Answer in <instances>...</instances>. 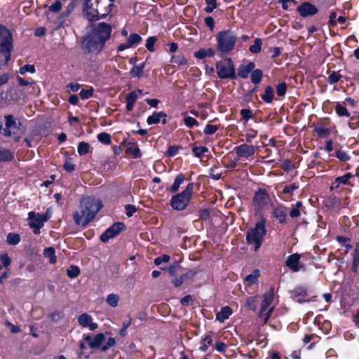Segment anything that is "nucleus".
I'll list each match as a JSON object with an SVG mask.
<instances>
[{"label": "nucleus", "instance_id": "obj_1", "mask_svg": "<svg viewBox=\"0 0 359 359\" xmlns=\"http://www.w3.org/2000/svg\"><path fill=\"white\" fill-rule=\"evenodd\" d=\"M102 208L101 201L91 196L81 200V212L75 211L73 214L74 222L76 225L86 226L95 218Z\"/></svg>", "mask_w": 359, "mask_h": 359}, {"label": "nucleus", "instance_id": "obj_2", "mask_svg": "<svg viewBox=\"0 0 359 359\" xmlns=\"http://www.w3.org/2000/svg\"><path fill=\"white\" fill-rule=\"evenodd\" d=\"M111 27L105 22H100L94 27L91 34L84 39L85 46L91 53H99L111 35Z\"/></svg>", "mask_w": 359, "mask_h": 359}, {"label": "nucleus", "instance_id": "obj_3", "mask_svg": "<svg viewBox=\"0 0 359 359\" xmlns=\"http://www.w3.org/2000/svg\"><path fill=\"white\" fill-rule=\"evenodd\" d=\"M114 0H86L85 13L90 21L104 18L110 11Z\"/></svg>", "mask_w": 359, "mask_h": 359}, {"label": "nucleus", "instance_id": "obj_4", "mask_svg": "<svg viewBox=\"0 0 359 359\" xmlns=\"http://www.w3.org/2000/svg\"><path fill=\"white\" fill-rule=\"evenodd\" d=\"M265 223V219H261L255 227L250 228L246 232V242L255 252L261 247L266 234Z\"/></svg>", "mask_w": 359, "mask_h": 359}, {"label": "nucleus", "instance_id": "obj_5", "mask_svg": "<svg viewBox=\"0 0 359 359\" xmlns=\"http://www.w3.org/2000/svg\"><path fill=\"white\" fill-rule=\"evenodd\" d=\"M217 49L221 56L229 54L234 49L237 41L236 35L230 30L219 32L216 35Z\"/></svg>", "mask_w": 359, "mask_h": 359}, {"label": "nucleus", "instance_id": "obj_6", "mask_svg": "<svg viewBox=\"0 0 359 359\" xmlns=\"http://www.w3.org/2000/svg\"><path fill=\"white\" fill-rule=\"evenodd\" d=\"M193 191L194 184L189 183L183 191L172 197L170 200L171 207L176 210H184L189 203Z\"/></svg>", "mask_w": 359, "mask_h": 359}, {"label": "nucleus", "instance_id": "obj_7", "mask_svg": "<svg viewBox=\"0 0 359 359\" xmlns=\"http://www.w3.org/2000/svg\"><path fill=\"white\" fill-rule=\"evenodd\" d=\"M12 41V35L9 30L0 25V52L5 57V64H7L11 58V52L13 49Z\"/></svg>", "mask_w": 359, "mask_h": 359}, {"label": "nucleus", "instance_id": "obj_8", "mask_svg": "<svg viewBox=\"0 0 359 359\" xmlns=\"http://www.w3.org/2000/svg\"><path fill=\"white\" fill-rule=\"evenodd\" d=\"M217 73L219 79H236V71L233 61L226 58L216 64Z\"/></svg>", "mask_w": 359, "mask_h": 359}, {"label": "nucleus", "instance_id": "obj_9", "mask_svg": "<svg viewBox=\"0 0 359 359\" xmlns=\"http://www.w3.org/2000/svg\"><path fill=\"white\" fill-rule=\"evenodd\" d=\"M274 299V291L271 288L264 296V299L261 305L259 317L263 318L264 323H266L273 311V306L268 307L271 304Z\"/></svg>", "mask_w": 359, "mask_h": 359}, {"label": "nucleus", "instance_id": "obj_10", "mask_svg": "<svg viewBox=\"0 0 359 359\" xmlns=\"http://www.w3.org/2000/svg\"><path fill=\"white\" fill-rule=\"evenodd\" d=\"M50 217L49 210L46 211V214L35 213L34 212H29L28 214L29 224L31 228L34 229L35 234L40 233V229L43 226Z\"/></svg>", "mask_w": 359, "mask_h": 359}, {"label": "nucleus", "instance_id": "obj_11", "mask_svg": "<svg viewBox=\"0 0 359 359\" xmlns=\"http://www.w3.org/2000/svg\"><path fill=\"white\" fill-rule=\"evenodd\" d=\"M124 227L125 225L121 222L114 224L100 236V240L104 243H107L110 238L116 236Z\"/></svg>", "mask_w": 359, "mask_h": 359}, {"label": "nucleus", "instance_id": "obj_12", "mask_svg": "<svg viewBox=\"0 0 359 359\" xmlns=\"http://www.w3.org/2000/svg\"><path fill=\"white\" fill-rule=\"evenodd\" d=\"M4 118L6 128L4 129L2 134L6 137H11L18 129L16 121L14 116L11 114L5 116Z\"/></svg>", "mask_w": 359, "mask_h": 359}, {"label": "nucleus", "instance_id": "obj_13", "mask_svg": "<svg viewBox=\"0 0 359 359\" xmlns=\"http://www.w3.org/2000/svg\"><path fill=\"white\" fill-rule=\"evenodd\" d=\"M234 151L238 157L248 158L255 154V147L251 144H242L236 147Z\"/></svg>", "mask_w": 359, "mask_h": 359}, {"label": "nucleus", "instance_id": "obj_14", "mask_svg": "<svg viewBox=\"0 0 359 359\" xmlns=\"http://www.w3.org/2000/svg\"><path fill=\"white\" fill-rule=\"evenodd\" d=\"M272 215L277 219L280 224L287 223V209L283 205H277L273 208Z\"/></svg>", "mask_w": 359, "mask_h": 359}, {"label": "nucleus", "instance_id": "obj_15", "mask_svg": "<svg viewBox=\"0 0 359 359\" xmlns=\"http://www.w3.org/2000/svg\"><path fill=\"white\" fill-rule=\"evenodd\" d=\"M297 11L302 17L313 15L318 12L317 8L309 3H304L301 4L297 8Z\"/></svg>", "mask_w": 359, "mask_h": 359}, {"label": "nucleus", "instance_id": "obj_16", "mask_svg": "<svg viewBox=\"0 0 359 359\" xmlns=\"http://www.w3.org/2000/svg\"><path fill=\"white\" fill-rule=\"evenodd\" d=\"M299 260L300 255L299 254H292L287 258L285 265L294 272H298L300 269Z\"/></svg>", "mask_w": 359, "mask_h": 359}, {"label": "nucleus", "instance_id": "obj_17", "mask_svg": "<svg viewBox=\"0 0 359 359\" xmlns=\"http://www.w3.org/2000/svg\"><path fill=\"white\" fill-rule=\"evenodd\" d=\"M253 200L257 205L262 207L268 203L269 196L265 190L259 189L255 193Z\"/></svg>", "mask_w": 359, "mask_h": 359}, {"label": "nucleus", "instance_id": "obj_18", "mask_svg": "<svg viewBox=\"0 0 359 359\" xmlns=\"http://www.w3.org/2000/svg\"><path fill=\"white\" fill-rule=\"evenodd\" d=\"M293 299L299 303L306 302L304 299L307 295V290L304 287H297L292 291Z\"/></svg>", "mask_w": 359, "mask_h": 359}, {"label": "nucleus", "instance_id": "obj_19", "mask_svg": "<svg viewBox=\"0 0 359 359\" xmlns=\"http://www.w3.org/2000/svg\"><path fill=\"white\" fill-rule=\"evenodd\" d=\"M167 115L163 111L154 112L152 115L147 118V123L149 125L157 124L160 122L161 119L163 118V123H166Z\"/></svg>", "mask_w": 359, "mask_h": 359}, {"label": "nucleus", "instance_id": "obj_20", "mask_svg": "<svg viewBox=\"0 0 359 359\" xmlns=\"http://www.w3.org/2000/svg\"><path fill=\"white\" fill-rule=\"evenodd\" d=\"M254 62H249L248 65H242L239 67L238 69V76L246 79L248 77L249 74L255 68Z\"/></svg>", "mask_w": 359, "mask_h": 359}, {"label": "nucleus", "instance_id": "obj_21", "mask_svg": "<svg viewBox=\"0 0 359 359\" xmlns=\"http://www.w3.org/2000/svg\"><path fill=\"white\" fill-rule=\"evenodd\" d=\"M142 93V90H138L137 91H132L126 96V109L130 111L133 105L138 97V95Z\"/></svg>", "mask_w": 359, "mask_h": 359}, {"label": "nucleus", "instance_id": "obj_22", "mask_svg": "<svg viewBox=\"0 0 359 359\" xmlns=\"http://www.w3.org/2000/svg\"><path fill=\"white\" fill-rule=\"evenodd\" d=\"M232 313V309L226 306H224V307H222L220 310V311H219L217 315H216V319L221 322V323H223L225 320L228 319L229 317L231 315Z\"/></svg>", "mask_w": 359, "mask_h": 359}, {"label": "nucleus", "instance_id": "obj_23", "mask_svg": "<svg viewBox=\"0 0 359 359\" xmlns=\"http://www.w3.org/2000/svg\"><path fill=\"white\" fill-rule=\"evenodd\" d=\"M215 51L213 48H209L208 49L201 48L194 53V56L198 59H203L205 57H212L215 55Z\"/></svg>", "mask_w": 359, "mask_h": 359}, {"label": "nucleus", "instance_id": "obj_24", "mask_svg": "<svg viewBox=\"0 0 359 359\" xmlns=\"http://www.w3.org/2000/svg\"><path fill=\"white\" fill-rule=\"evenodd\" d=\"M259 276V271L256 269L251 274L247 276L245 278V285L246 287H250L251 285L257 283L258 277Z\"/></svg>", "mask_w": 359, "mask_h": 359}, {"label": "nucleus", "instance_id": "obj_25", "mask_svg": "<svg viewBox=\"0 0 359 359\" xmlns=\"http://www.w3.org/2000/svg\"><path fill=\"white\" fill-rule=\"evenodd\" d=\"M14 156L11 150L0 146V161H11Z\"/></svg>", "mask_w": 359, "mask_h": 359}, {"label": "nucleus", "instance_id": "obj_26", "mask_svg": "<svg viewBox=\"0 0 359 359\" xmlns=\"http://www.w3.org/2000/svg\"><path fill=\"white\" fill-rule=\"evenodd\" d=\"M353 175L351 173H346L343 176L339 177L335 180V182L333 183L332 186L330 187L331 189H333L334 187L337 188L341 184H348V180L351 178Z\"/></svg>", "mask_w": 359, "mask_h": 359}, {"label": "nucleus", "instance_id": "obj_27", "mask_svg": "<svg viewBox=\"0 0 359 359\" xmlns=\"http://www.w3.org/2000/svg\"><path fill=\"white\" fill-rule=\"evenodd\" d=\"M126 153L133 155L134 158H139L141 156L140 150L135 143H129L127 145Z\"/></svg>", "mask_w": 359, "mask_h": 359}, {"label": "nucleus", "instance_id": "obj_28", "mask_svg": "<svg viewBox=\"0 0 359 359\" xmlns=\"http://www.w3.org/2000/svg\"><path fill=\"white\" fill-rule=\"evenodd\" d=\"M145 63L142 62L138 65H135L130 71V74L134 78H140L143 75V69L144 68Z\"/></svg>", "mask_w": 359, "mask_h": 359}, {"label": "nucleus", "instance_id": "obj_29", "mask_svg": "<svg viewBox=\"0 0 359 359\" xmlns=\"http://www.w3.org/2000/svg\"><path fill=\"white\" fill-rule=\"evenodd\" d=\"M302 211V203L299 201L297 202L296 204L292 208L289 212V215L291 218H296L301 215Z\"/></svg>", "mask_w": 359, "mask_h": 359}, {"label": "nucleus", "instance_id": "obj_30", "mask_svg": "<svg viewBox=\"0 0 359 359\" xmlns=\"http://www.w3.org/2000/svg\"><path fill=\"white\" fill-rule=\"evenodd\" d=\"M43 255L45 257L49 259V262L50 264H55L56 262L57 258L55 255V249L53 247L46 248L43 250Z\"/></svg>", "mask_w": 359, "mask_h": 359}, {"label": "nucleus", "instance_id": "obj_31", "mask_svg": "<svg viewBox=\"0 0 359 359\" xmlns=\"http://www.w3.org/2000/svg\"><path fill=\"white\" fill-rule=\"evenodd\" d=\"M184 181V175L183 174H179L175 179L173 184L170 187V191L172 193L176 192L179 189L180 185L183 183Z\"/></svg>", "mask_w": 359, "mask_h": 359}, {"label": "nucleus", "instance_id": "obj_32", "mask_svg": "<svg viewBox=\"0 0 359 359\" xmlns=\"http://www.w3.org/2000/svg\"><path fill=\"white\" fill-rule=\"evenodd\" d=\"M120 300V297L114 293H111L108 294L106 297V302L108 305L111 307H116L118 306V302Z\"/></svg>", "mask_w": 359, "mask_h": 359}, {"label": "nucleus", "instance_id": "obj_33", "mask_svg": "<svg viewBox=\"0 0 359 359\" xmlns=\"http://www.w3.org/2000/svg\"><path fill=\"white\" fill-rule=\"evenodd\" d=\"M104 340V336L103 334H97L90 342V348H98L101 346Z\"/></svg>", "mask_w": 359, "mask_h": 359}, {"label": "nucleus", "instance_id": "obj_34", "mask_svg": "<svg viewBox=\"0 0 359 359\" xmlns=\"http://www.w3.org/2000/svg\"><path fill=\"white\" fill-rule=\"evenodd\" d=\"M262 98L266 102L270 103L273 98V89L271 86H267L264 93L262 95Z\"/></svg>", "mask_w": 359, "mask_h": 359}, {"label": "nucleus", "instance_id": "obj_35", "mask_svg": "<svg viewBox=\"0 0 359 359\" xmlns=\"http://www.w3.org/2000/svg\"><path fill=\"white\" fill-rule=\"evenodd\" d=\"M6 241L9 245H15L20 241V237L18 233H9L6 236Z\"/></svg>", "mask_w": 359, "mask_h": 359}, {"label": "nucleus", "instance_id": "obj_36", "mask_svg": "<svg viewBox=\"0 0 359 359\" xmlns=\"http://www.w3.org/2000/svg\"><path fill=\"white\" fill-rule=\"evenodd\" d=\"M91 320V316L87 313H83L78 318L79 323L83 327H88Z\"/></svg>", "mask_w": 359, "mask_h": 359}, {"label": "nucleus", "instance_id": "obj_37", "mask_svg": "<svg viewBox=\"0 0 359 359\" xmlns=\"http://www.w3.org/2000/svg\"><path fill=\"white\" fill-rule=\"evenodd\" d=\"M62 5L63 3L61 2V1L57 0L56 1H55L48 7L49 12L48 13V15H49L50 13H58L61 10Z\"/></svg>", "mask_w": 359, "mask_h": 359}, {"label": "nucleus", "instance_id": "obj_38", "mask_svg": "<svg viewBox=\"0 0 359 359\" xmlns=\"http://www.w3.org/2000/svg\"><path fill=\"white\" fill-rule=\"evenodd\" d=\"M251 81L257 84L259 83L262 78V72L260 69H255L253 70L251 73Z\"/></svg>", "mask_w": 359, "mask_h": 359}, {"label": "nucleus", "instance_id": "obj_39", "mask_svg": "<svg viewBox=\"0 0 359 359\" xmlns=\"http://www.w3.org/2000/svg\"><path fill=\"white\" fill-rule=\"evenodd\" d=\"M335 111L336 113L339 116H346L348 117L350 116L349 112L346 109V108L344 106H342L341 104L337 103L335 106Z\"/></svg>", "mask_w": 359, "mask_h": 359}, {"label": "nucleus", "instance_id": "obj_40", "mask_svg": "<svg viewBox=\"0 0 359 359\" xmlns=\"http://www.w3.org/2000/svg\"><path fill=\"white\" fill-rule=\"evenodd\" d=\"M79 273L80 269L77 266L75 265H72L67 271V276L71 278L77 277Z\"/></svg>", "mask_w": 359, "mask_h": 359}, {"label": "nucleus", "instance_id": "obj_41", "mask_svg": "<svg viewBox=\"0 0 359 359\" xmlns=\"http://www.w3.org/2000/svg\"><path fill=\"white\" fill-rule=\"evenodd\" d=\"M97 140L102 144H109L111 143V135L107 133H101L97 135Z\"/></svg>", "mask_w": 359, "mask_h": 359}, {"label": "nucleus", "instance_id": "obj_42", "mask_svg": "<svg viewBox=\"0 0 359 359\" xmlns=\"http://www.w3.org/2000/svg\"><path fill=\"white\" fill-rule=\"evenodd\" d=\"M90 145L86 142H81L78 146V153L80 155H85L88 153Z\"/></svg>", "mask_w": 359, "mask_h": 359}, {"label": "nucleus", "instance_id": "obj_43", "mask_svg": "<svg viewBox=\"0 0 359 359\" xmlns=\"http://www.w3.org/2000/svg\"><path fill=\"white\" fill-rule=\"evenodd\" d=\"M93 93H94V89L92 87H90L88 89H82L80 91L79 95H80L81 99L86 100V99L91 97L93 95Z\"/></svg>", "mask_w": 359, "mask_h": 359}, {"label": "nucleus", "instance_id": "obj_44", "mask_svg": "<svg viewBox=\"0 0 359 359\" xmlns=\"http://www.w3.org/2000/svg\"><path fill=\"white\" fill-rule=\"evenodd\" d=\"M262 40L260 39H256L254 44L250 46V51L252 53H257L261 51Z\"/></svg>", "mask_w": 359, "mask_h": 359}, {"label": "nucleus", "instance_id": "obj_45", "mask_svg": "<svg viewBox=\"0 0 359 359\" xmlns=\"http://www.w3.org/2000/svg\"><path fill=\"white\" fill-rule=\"evenodd\" d=\"M193 152L197 157H201L205 152L208 151V149L204 146L194 147L193 148Z\"/></svg>", "mask_w": 359, "mask_h": 359}, {"label": "nucleus", "instance_id": "obj_46", "mask_svg": "<svg viewBox=\"0 0 359 359\" xmlns=\"http://www.w3.org/2000/svg\"><path fill=\"white\" fill-rule=\"evenodd\" d=\"M142 40V38L137 34H131L128 39V41L133 46L134 45L138 44Z\"/></svg>", "mask_w": 359, "mask_h": 359}, {"label": "nucleus", "instance_id": "obj_47", "mask_svg": "<svg viewBox=\"0 0 359 359\" xmlns=\"http://www.w3.org/2000/svg\"><path fill=\"white\" fill-rule=\"evenodd\" d=\"M19 72L20 74L22 75L25 74L27 72L33 74L35 72V67L32 65H26L20 68Z\"/></svg>", "mask_w": 359, "mask_h": 359}, {"label": "nucleus", "instance_id": "obj_48", "mask_svg": "<svg viewBox=\"0 0 359 359\" xmlns=\"http://www.w3.org/2000/svg\"><path fill=\"white\" fill-rule=\"evenodd\" d=\"M257 297H251L246 299L245 306L248 309L255 311L256 309Z\"/></svg>", "mask_w": 359, "mask_h": 359}, {"label": "nucleus", "instance_id": "obj_49", "mask_svg": "<svg viewBox=\"0 0 359 359\" xmlns=\"http://www.w3.org/2000/svg\"><path fill=\"white\" fill-rule=\"evenodd\" d=\"M171 61L173 63L177 64L179 65H186L188 63L187 59H186L184 56L177 55L172 57Z\"/></svg>", "mask_w": 359, "mask_h": 359}, {"label": "nucleus", "instance_id": "obj_50", "mask_svg": "<svg viewBox=\"0 0 359 359\" xmlns=\"http://www.w3.org/2000/svg\"><path fill=\"white\" fill-rule=\"evenodd\" d=\"M184 124L189 128L198 126V122L191 116H185L184 118Z\"/></svg>", "mask_w": 359, "mask_h": 359}, {"label": "nucleus", "instance_id": "obj_51", "mask_svg": "<svg viewBox=\"0 0 359 359\" xmlns=\"http://www.w3.org/2000/svg\"><path fill=\"white\" fill-rule=\"evenodd\" d=\"M341 76L339 72H332L328 76V82L331 84H334L339 81Z\"/></svg>", "mask_w": 359, "mask_h": 359}, {"label": "nucleus", "instance_id": "obj_52", "mask_svg": "<svg viewBox=\"0 0 359 359\" xmlns=\"http://www.w3.org/2000/svg\"><path fill=\"white\" fill-rule=\"evenodd\" d=\"M207 4V6L205 8V11L207 13H211L212 11L216 8L217 3L216 0H205Z\"/></svg>", "mask_w": 359, "mask_h": 359}, {"label": "nucleus", "instance_id": "obj_53", "mask_svg": "<svg viewBox=\"0 0 359 359\" xmlns=\"http://www.w3.org/2000/svg\"><path fill=\"white\" fill-rule=\"evenodd\" d=\"M335 156L340 161H346L349 160L350 157L348 154L343 150H338L335 153Z\"/></svg>", "mask_w": 359, "mask_h": 359}, {"label": "nucleus", "instance_id": "obj_54", "mask_svg": "<svg viewBox=\"0 0 359 359\" xmlns=\"http://www.w3.org/2000/svg\"><path fill=\"white\" fill-rule=\"evenodd\" d=\"M17 80L20 86H28L29 87H32L33 89H35V81H32L29 82L20 76L17 77Z\"/></svg>", "mask_w": 359, "mask_h": 359}, {"label": "nucleus", "instance_id": "obj_55", "mask_svg": "<svg viewBox=\"0 0 359 359\" xmlns=\"http://www.w3.org/2000/svg\"><path fill=\"white\" fill-rule=\"evenodd\" d=\"M170 261V256L167 255H163L162 256L158 257L154 259V264L156 265H160L162 263H167Z\"/></svg>", "mask_w": 359, "mask_h": 359}, {"label": "nucleus", "instance_id": "obj_56", "mask_svg": "<svg viewBox=\"0 0 359 359\" xmlns=\"http://www.w3.org/2000/svg\"><path fill=\"white\" fill-rule=\"evenodd\" d=\"M241 114L242 116V118L245 121H248L249 119H250L252 117V112L249 109H241Z\"/></svg>", "mask_w": 359, "mask_h": 359}, {"label": "nucleus", "instance_id": "obj_57", "mask_svg": "<svg viewBox=\"0 0 359 359\" xmlns=\"http://www.w3.org/2000/svg\"><path fill=\"white\" fill-rule=\"evenodd\" d=\"M0 260L4 267L7 268L11 263V259L7 254H1Z\"/></svg>", "mask_w": 359, "mask_h": 359}, {"label": "nucleus", "instance_id": "obj_58", "mask_svg": "<svg viewBox=\"0 0 359 359\" xmlns=\"http://www.w3.org/2000/svg\"><path fill=\"white\" fill-rule=\"evenodd\" d=\"M74 8V3L73 1H71L68 3L67 6L65 8V10L62 12V15L63 17L69 15L72 11Z\"/></svg>", "mask_w": 359, "mask_h": 359}, {"label": "nucleus", "instance_id": "obj_59", "mask_svg": "<svg viewBox=\"0 0 359 359\" xmlns=\"http://www.w3.org/2000/svg\"><path fill=\"white\" fill-rule=\"evenodd\" d=\"M217 129L218 127L217 126L208 124L204 129V133L206 135H212L217 130Z\"/></svg>", "mask_w": 359, "mask_h": 359}, {"label": "nucleus", "instance_id": "obj_60", "mask_svg": "<svg viewBox=\"0 0 359 359\" xmlns=\"http://www.w3.org/2000/svg\"><path fill=\"white\" fill-rule=\"evenodd\" d=\"M156 41V39L154 36H151L147 39V43H146V47L150 51L154 50V43Z\"/></svg>", "mask_w": 359, "mask_h": 359}, {"label": "nucleus", "instance_id": "obj_61", "mask_svg": "<svg viewBox=\"0 0 359 359\" xmlns=\"http://www.w3.org/2000/svg\"><path fill=\"white\" fill-rule=\"evenodd\" d=\"M286 84L285 83H279L276 87V93L279 96H283L286 92Z\"/></svg>", "mask_w": 359, "mask_h": 359}, {"label": "nucleus", "instance_id": "obj_62", "mask_svg": "<svg viewBox=\"0 0 359 359\" xmlns=\"http://www.w3.org/2000/svg\"><path fill=\"white\" fill-rule=\"evenodd\" d=\"M337 240L340 243H342L344 244V246L346 248V250H345V253H347L348 250L351 248V246L348 244V243H346V242L348 241V238H346V237H343V236H338L337 238Z\"/></svg>", "mask_w": 359, "mask_h": 359}, {"label": "nucleus", "instance_id": "obj_63", "mask_svg": "<svg viewBox=\"0 0 359 359\" xmlns=\"http://www.w3.org/2000/svg\"><path fill=\"white\" fill-rule=\"evenodd\" d=\"M125 208L126 210V215L128 217H131L137 210V208L133 205H126Z\"/></svg>", "mask_w": 359, "mask_h": 359}, {"label": "nucleus", "instance_id": "obj_64", "mask_svg": "<svg viewBox=\"0 0 359 359\" xmlns=\"http://www.w3.org/2000/svg\"><path fill=\"white\" fill-rule=\"evenodd\" d=\"M348 126L351 128V129H355L358 126H359V120L358 118H355V117H351V120L348 123Z\"/></svg>", "mask_w": 359, "mask_h": 359}]
</instances>
